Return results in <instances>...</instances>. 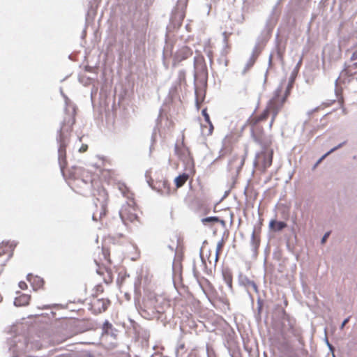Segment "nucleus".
<instances>
[{"instance_id": "nucleus-1", "label": "nucleus", "mask_w": 357, "mask_h": 357, "mask_svg": "<svg viewBox=\"0 0 357 357\" xmlns=\"http://www.w3.org/2000/svg\"><path fill=\"white\" fill-rule=\"evenodd\" d=\"M61 94L66 100V107L65 108V116L56 131V140L59 146L58 161L61 171L63 174V169L66 165V147L69 142L73 126L75 123L76 108L74 105L68 103V98L66 95L62 92Z\"/></svg>"}, {"instance_id": "nucleus-2", "label": "nucleus", "mask_w": 357, "mask_h": 357, "mask_svg": "<svg viewBox=\"0 0 357 357\" xmlns=\"http://www.w3.org/2000/svg\"><path fill=\"white\" fill-rule=\"evenodd\" d=\"M71 188L77 193L86 195L93 186V175L82 167L73 166L69 170Z\"/></svg>"}, {"instance_id": "nucleus-3", "label": "nucleus", "mask_w": 357, "mask_h": 357, "mask_svg": "<svg viewBox=\"0 0 357 357\" xmlns=\"http://www.w3.org/2000/svg\"><path fill=\"white\" fill-rule=\"evenodd\" d=\"M293 88V82H289L284 91L282 86L278 87L273 93L271 98L267 102L266 108L268 116L271 115L269 127L271 128L279 112L282 109L284 103L289 96Z\"/></svg>"}, {"instance_id": "nucleus-4", "label": "nucleus", "mask_w": 357, "mask_h": 357, "mask_svg": "<svg viewBox=\"0 0 357 357\" xmlns=\"http://www.w3.org/2000/svg\"><path fill=\"white\" fill-rule=\"evenodd\" d=\"M6 347L11 357H19L27 347V341L24 335L21 334L12 335L8 337Z\"/></svg>"}, {"instance_id": "nucleus-5", "label": "nucleus", "mask_w": 357, "mask_h": 357, "mask_svg": "<svg viewBox=\"0 0 357 357\" xmlns=\"http://www.w3.org/2000/svg\"><path fill=\"white\" fill-rule=\"evenodd\" d=\"M93 195L96 197L94 200V205L96 210L92 215V219L94 221L100 220L106 213L107 206V193L104 188H99L97 190V194L93 192Z\"/></svg>"}, {"instance_id": "nucleus-6", "label": "nucleus", "mask_w": 357, "mask_h": 357, "mask_svg": "<svg viewBox=\"0 0 357 357\" xmlns=\"http://www.w3.org/2000/svg\"><path fill=\"white\" fill-rule=\"evenodd\" d=\"M268 118L266 112H263L259 114L252 115L248 119L246 125L250 127L252 135L255 140L259 141L263 135L264 128L261 125V122L266 121Z\"/></svg>"}, {"instance_id": "nucleus-7", "label": "nucleus", "mask_w": 357, "mask_h": 357, "mask_svg": "<svg viewBox=\"0 0 357 357\" xmlns=\"http://www.w3.org/2000/svg\"><path fill=\"white\" fill-rule=\"evenodd\" d=\"M151 170H147L145 173V177L149 185L154 190L157 191L162 195H170L172 191L166 180L154 181L151 176Z\"/></svg>"}, {"instance_id": "nucleus-8", "label": "nucleus", "mask_w": 357, "mask_h": 357, "mask_svg": "<svg viewBox=\"0 0 357 357\" xmlns=\"http://www.w3.org/2000/svg\"><path fill=\"white\" fill-rule=\"evenodd\" d=\"M119 216L125 225H127L128 222H133L137 218L135 207L128 203H126L121 206Z\"/></svg>"}, {"instance_id": "nucleus-9", "label": "nucleus", "mask_w": 357, "mask_h": 357, "mask_svg": "<svg viewBox=\"0 0 357 357\" xmlns=\"http://www.w3.org/2000/svg\"><path fill=\"white\" fill-rule=\"evenodd\" d=\"M181 146H180V159L185 164L187 169L190 172H192L194 167V160L190 152L189 148L185 142L184 135L182 136Z\"/></svg>"}, {"instance_id": "nucleus-10", "label": "nucleus", "mask_w": 357, "mask_h": 357, "mask_svg": "<svg viewBox=\"0 0 357 357\" xmlns=\"http://www.w3.org/2000/svg\"><path fill=\"white\" fill-rule=\"evenodd\" d=\"M273 162V151H264L257 156L256 164L263 171L266 172L270 167Z\"/></svg>"}, {"instance_id": "nucleus-11", "label": "nucleus", "mask_w": 357, "mask_h": 357, "mask_svg": "<svg viewBox=\"0 0 357 357\" xmlns=\"http://www.w3.org/2000/svg\"><path fill=\"white\" fill-rule=\"evenodd\" d=\"M109 303V301L97 299L93 302L91 307L96 314H100L107 310Z\"/></svg>"}, {"instance_id": "nucleus-12", "label": "nucleus", "mask_w": 357, "mask_h": 357, "mask_svg": "<svg viewBox=\"0 0 357 357\" xmlns=\"http://www.w3.org/2000/svg\"><path fill=\"white\" fill-rule=\"evenodd\" d=\"M202 113L204 117L205 121L208 124V126L204 125L202 126V131L208 136L211 135L213 134L214 128L212 122L211 121L210 116L207 113V109H204Z\"/></svg>"}, {"instance_id": "nucleus-13", "label": "nucleus", "mask_w": 357, "mask_h": 357, "mask_svg": "<svg viewBox=\"0 0 357 357\" xmlns=\"http://www.w3.org/2000/svg\"><path fill=\"white\" fill-rule=\"evenodd\" d=\"M17 245V243L14 241L13 242H4L3 241L0 245V256L7 252H9L8 258L6 260H8L10 257L13 255V250L14 248Z\"/></svg>"}, {"instance_id": "nucleus-14", "label": "nucleus", "mask_w": 357, "mask_h": 357, "mask_svg": "<svg viewBox=\"0 0 357 357\" xmlns=\"http://www.w3.org/2000/svg\"><path fill=\"white\" fill-rule=\"evenodd\" d=\"M26 280L31 283L34 290L40 288L44 283L43 279L37 275L29 273L26 275Z\"/></svg>"}, {"instance_id": "nucleus-15", "label": "nucleus", "mask_w": 357, "mask_h": 357, "mask_svg": "<svg viewBox=\"0 0 357 357\" xmlns=\"http://www.w3.org/2000/svg\"><path fill=\"white\" fill-rule=\"evenodd\" d=\"M178 98L177 85H173L169 91L167 97L165 98V104L167 105L173 102L174 99Z\"/></svg>"}, {"instance_id": "nucleus-16", "label": "nucleus", "mask_w": 357, "mask_h": 357, "mask_svg": "<svg viewBox=\"0 0 357 357\" xmlns=\"http://www.w3.org/2000/svg\"><path fill=\"white\" fill-rule=\"evenodd\" d=\"M31 296L28 294H23L18 297H16L14 301L15 306H24L29 303Z\"/></svg>"}, {"instance_id": "nucleus-17", "label": "nucleus", "mask_w": 357, "mask_h": 357, "mask_svg": "<svg viewBox=\"0 0 357 357\" xmlns=\"http://www.w3.org/2000/svg\"><path fill=\"white\" fill-rule=\"evenodd\" d=\"M182 294H186V298L190 303H195L196 302L194 296L188 291V287L181 283V278H180V295Z\"/></svg>"}, {"instance_id": "nucleus-18", "label": "nucleus", "mask_w": 357, "mask_h": 357, "mask_svg": "<svg viewBox=\"0 0 357 357\" xmlns=\"http://www.w3.org/2000/svg\"><path fill=\"white\" fill-rule=\"evenodd\" d=\"M176 251H175V254H174V259L172 262V272H173V284H174V286L175 287V289H176V291H178V287L177 286V284H176V256H177V249L178 248V236H176Z\"/></svg>"}, {"instance_id": "nucleus-19", "label": "nucleus", "mask_w": 357, "mask_h": 357, "mask_svg": "<svg viewBox=\"0 0 357 357\" xmlns=\"http://www.w3.org/2000/svg\"><path fill=\"white\" fill-rule=\"evenodd\" d=\"M287 226V225L284 222L277 221L275 220H272L269 223L270 228L274 231H282Z\"/></svg>"}, {"instance_id": "nucleus-20", "label": "nucleus", "mask_w": 357, "mask_h": 357, "mask_svg": "<svg viewBox=\"0 0 357 357\" xmlns=\"http://www.w3.org/2000/svg\"><path fill=\"white\" fill-rule=\"evenodd\" d=\"M224 245H225V241H224V239L222 238L217 243L215 254V256L213 257V264L215 265L218 261L220 255L222 252Z\"/></svg>"}, {"instance_id": "nucleus-21", "label": "nucleus", "mask_w": 357, "mask_h": 357, "mask_svg": "<svg viewBox=\"0 0 357 357\" xmlns=\"http://www.w3.org/2000/svg\"><path fill=\"white\" fill-rule=\"evenodd\" d=\"M192 54V51L188 47L184 46L180 50V59H185Z\"/></svg>"}, {"instance_id": "nucleus-22", "label": "nucleus", "mask_w": 357, "mask_h": 357, "mask_svg": "<svg viewBox=\"0 0 357 357\" xmlns=\"http://www.w3.org/2000/svg\"><path fill=\"white\" fill-rule=\"evenodd\" d=\"M151 313H149L147 310L144 309L142 310V315L147 319H152L156 317V314L160 313L161 311L159 309L153 308L151 309Z\"/></svg>"}, {"instance_id": "nucleus-23", "label": "nucleus", "mask_w": 357, "mask_h": 357, "mask_svg": "<svg viewBox=\"0 0 357 357\" xmlns=\"http://www.w3.org/2000/svg\"><path fill=\"white\" fill-rule=\"evenodd\" d=\"M204 51L208 57L210 61L212 62L213 58V47L210 42L205 45Z\"/></svg>"}, {"instance_id": "nucleus-24", "label": "nucleus", "mask_w": 357, "mask_h": 357, "mask_svg": "<svg viewBox=\"0 0 357 357\" xmlns=\"http://www.w3.org/2000/svg\"><path fill=\"white\" fill-rule=\"evenodd\" d=\"M202 222L204 223L210 222H220L223 227H226V222L224 220L219 219L218 217H208V218H204L202 220Z\"/></svg>"}, {"instance_id": "nucleus-25", "label": "nucleus", "mask_w": 357, "mask_h": 357, "mask_svg": "<svg viewBox=\"0 0 357 357\" xmlns=\"http://www.w3.org/2000/svg\"><path fill=\"white\" fill-rule=\"evenodd\" d=\"M112 325L108 321H105L102 325V331L105 333H109V330L112 329Z\"/></svg>"}, {"instance_id": "nucleus-26", "label": "nucleus", "mask_w": 357, "mask_h": 357, "mask_svg": "<svg viewBox=\"0 0 357 357\" xmlns=\"http://www.w3.org/2000/svg\"><path fill=\"white\" fill-rule=\"evenodd\" d=\"M188 178L189 174L188 173H183V174L180 175V187L186 182Z\"/></svg>"}, {"instance_id": "nucleus-27", "label": "nucleus", "mask_w": 357, "mask_h": 357, "mask_svg": "<svg viewBox=\"0 0 357 357\" xmlns=\"http://www.w3.org/2000/svg\"><path fill=\"white\" fill-rule=\"evenodd\" d=\"M342 146V144H340L339 146L332 149L330 151H328L327 153H326L324 155H323L319 160L318 162H317V164L315 165L314 167H316V166L319 163L321 162V161L326 157L328 155H329L331 153L333 152L335 150L337 149L339 147H340Z\"/></svg>"}, {"instance_id": "nucleus-28", "label": "nucleus", "mask_w": 357, "mask_h": 357, "mask_svg": "<svg viewBox=\"0 0 357 357\" xmlns=\"http://www.w3.org/2000/svg\"><path fill=\"white\" fill-rule=\"evenodd\" d=\"M261 51V50L260 49H259L258 47L255 48V50L253 51V54H252V58H254V61L257 58V56L260 54Z\"/></svg>"}, {"instance_id": "nucleus-29", "label": "nucleus", "mask_w": 357, "mask_h": 357, "mask_svg": "<svg viewBox=\"0 0 357 357\" xmlns=\"http://www.w3.org/2000/svg\"><path fill=\"white\" fill-rule=\"evenodd\" d=\"M19 287L22 289H26L27 288V284L24 281H20L19 282Z\"/></svg>"}, {"instance_id": "nucleus-30", "label": "nucleus", "mask_w": 357, "mask_h": 357, "mask_svg": "<svg viewBox=\"0 0 357 357\" xmlns=\"http://www.w3.org/2000/svg\"><path fill=\"white\" fill-rule=\"evenodd\" d=\"M210 252H211L210 250H208V255L206 254L205 257H207V259H208L209 264H211L212 263H213V257L211 258Z\"/></svg>"}, {"instance_id": "nucleus-31", "label": "nucleus", "mask_w": 357, "mask_h": 357, "mask_svg": "<svg viewBox=\"0 0 357 357\" xmlns=\"http://www.w3.org/2000/svg\"><path fill=\"white\" fill-rule=\"evenodd\" d=\"M88 146L86 144H82L79 149V151L81 153L85 152L87 150Z\"/></svg>"}, {"instance_id": "nucleus-32", "label": "nucleus", "mask_w": 357, "mask_h": 357, "mask_svg": "<svg viewBox=\"0 0 357 357\" xmlns=\"http://www.w3.org/2000/svg\"><path fill=\"white\" fill-rule=\"evenodd\" d=\"M350 317L345 319L340 326V329L342 330L344 326L349 322Z\"/></svg>"}, {"instance_id": "nucleus-33", "label": "nucleus", "mask_w": 357, "mask_h": 357, "mask_svg": "<svg viewBox=\"0 0 357 357\" xmlns=\"http://www.w3.org/2000/svg\"><path fill=\"white\" fill-rule=\"evenodd\" d=\"M329 234L330 233L329 232H327L324 234V236H323L322 239H321V243H324L326 241V239L328 238V237L329 236Z\"/></svg>"}, {"instance_id": "nucleus-34", "label": "nucleus", "mask_w": 357, "mask_h": 357, "mask_svg": "<svg viewBox=\"0 0 357 357\" xmlns=\"http://www.w3.org/2000/svg\"><path fill=\"white\" fill-rule=\"evenodd\" d=\"M174 182L175 183V185L176 187V188H178V183H179V181H178V176H176L174 179Z\"/></svg>"}, {"instance_id": "nucleus-35", "label": "nucleus", "mask_w": 357, "mask_h": 357, "mask_svg": "<svg viewBox=\"0 0 357 357\" xmlns=\"http://www.w3.org/2000/svg\"><path fill=\"white\" fill-rule=\"evenodd\" d=\"M352 60H356L357 59V51L354 52L351 56Z\"/></svg>"}, {"instance_id": "nucleus-36", "label": "nucleus", "mask_w": 357, "mask_h": 357, "mask_svg": "<svg viewBox=\"0 0 357 357\" xmlns=\"http://www.w3.org/2000/svg\"><path fill=\"white\" fill-rule=\"evenodd\" d=\"M174 151H175L176 153H178V144L177 142L175 143Z\"/></svg>"}, {"instance_id": "nucleus-37", "label": "nucleus", "mask_w": 357, "mask_h": 357, "mask_svg": "<svg viewBox=\"0 0 357 357\" xmlns=\"http://www.w3.org/2000/svg\"><path fill=\"white\" fill-rule=\"evenodd\" d=\"M227 282L228 285L231 287V277H229L227 279Z\"/></svg>"}, {"instance_id": "nucleus-38", "label": "nucleus", "mask_w": 357, "mask_h": 357, "mask_svg": "<svg viewBox=\"0 0 357 357\" xmlns=\"http://www.w3.org/2000/svg\"><path fill=\"white\" fill-rule=\"evenodd\" d=\"M187 318H188V321L190 323H191V324H194V321L192 319V315H191V314H190V318H189L188 317H187Z\"/></svg>"}, {"instance_id": "nucleus-39", "label": "nucleus", "mask_w": 357, "mask_h": 357, "mask_svg": "<svg viewBox=\"0 0 357 357\" xmlns=\"http://www.w3.org/2000/svg\"><path fill=\"white\" fill-rule=\"evenodd\" d=\"M204 250H202V253H201V257H202V259H204Z\"/></svg>"}, {"instance_id": "nucleus-40", "label": "nucleus", "mask_w": 357, "mask_h": 357, "mask_svg": "<svg viewBox=\"0 0 357 357\" xmlns=\"http://www.w3.org/2000/svg\"><path fill=\"white\" fill-rule=\"evenodd\" d=\"M175 351H176V354H177V352H178V346H176L175 347Z\"/></svg>"}, {"instance_id": "nucleus-41", "label": "nucleus", "mask_w": 357, "mask_h": 357, "mask_svg": "<svg viewBox=\"0 0 357 357\" xmlns=\"http://www.w3.org/2000/svg\"><path fill=\"white\" fill-rule=\"evenodd\" d=\"M168 248L172 251L174 250L173 247L170 245H168Z\"/></svg>"}, {"instance_id": "nucleus-42", "label": "nucleus", "mask_w": 357, "mask_h": 357, "mask_svg": "<svg viewBox=\"0 0 357 357\" xmlns=\"http://www.w3.org/2000/svg\"><path fill=\"white\" fill-rule=\"evenodd\" d=\"M340 102H341V104H343L344 100H343L342 98H341V99L340 100Z\"/></svg>"}, {"instance_id": "nucleus-43", "label": "nucleus", "mask_w": 357, "mask_h": 357, "mask_svg": "<svg viewBox=\"0 0 357 357\" xmlns=\"http://www.w3.org/2000/svg\"><path fill=\"white\" fill-rule=\"evenodd\" d=\"M184 1H185L184 5H185V6H187V3H188V0H184Z\"/></svg>"}, {"instance_id": "nucleus-44", "label": "nucleus", "mask_w": 357, "mask_h": 357, "mask_svg": "<svg viewBox=\"0 0 357 357\" xmlns=\"http://www.w3.org/2000/svg\"><path fill=\"white\" fill-rule=\"evenodd\" d=\"M197 107L199 108V103L198 100L197 101Z\"/></svg>"}, {"instance_id": "nucleus-45", "label": "nucleus", "mask_w": 357, "mask_h": 357, "mask_svg": "<svg viewBox=\"0 0 357 357\" xmlns=\"http://www.w3.org/2000/svg\"><path fill=\"white\" fill-rule=\"evenodd\" d=\"M151 138H152V140H154V133L153 134V135L151 136Z\"/></svg>"}, {"instance_id": "nucleus-46", "label": "nucleus", "mask_w": 357, "mask_h": 357, "mask_svg": "<svg viewBox=\"0 0 357 357\" xmlns=\"http://www.w3.org/2000/svg\"><path fill=\"white\" fill-rule=\"evenodd\" d=\"M82 137H79V142H82Z\"/></svg>"}, {"instance_id": "nucleus-47", "label": "nucleus", "mask_w": 357, "mask_h": 357, "mask_svg": "<svg viewBox=\"0 0 357 357\" xmlns=\"http://www.w3.org/2000/svg\"><path fill=\"white\" fill-rule=\"evenodd\" d=\"M179 80H180V83H181V75H180Z\"/></svg>"}, {"instance_id": "nucleus-48", "label": "nucleus", "mask_w": 357, "mask_h": 357, "mask_svg": "<svg viewBox=\"0 0 357 357\" xmlns=\"http://www.w3.org/2000/svg\"><path fill=\"white\" fill-rule=\"evenodd\" d=\"M87 357H93V356H91V355H89V356H88Z\"/></svg>"}]
</instances>
